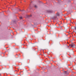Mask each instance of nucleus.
I'll list each match as a JSON object with an SVG mask.
<instances>
[{"label":"nucleus","instance_id":"nucleus-1","mask_svg":"<svg viewBox=\"0 0 76 76\" xmlns=\"http://www.w3.org/2000/svg\"><path fill=\"white\" fill-rule=\"evenodd\" d=\"M72 44H71L69 45V46H71V47H73V48H75V44H73V43H72Z\"/></svg>","mask_w":76,"mask_h":76},{"label":"nucleus","instance_id":"nucleus-2","mask_svg":"<svg viewBox=\"0 0 76 76\" xmlns=\"http://www.w3.org/2000/svg\"><path fill=\"white\" fill-rule=\"evenodd\" d=\"M53 20H56V17H54L53 18Z\"/></svg>","mask_w":76,"mask_h":76},{"label":"nucleus","instance_id":"nucleus-3","mask_svg":"<svg viewBox=\"0 0 76 76\" xmlns=\"http://www.w3.org/2000/svg\"><path fill=\"white\" fill-rule=\"evenodd\" d=\"M34 7H35V8H37V5H35L34 6Z\"/></svg>","mask_w":76,"mask_h":76},{"label":"nucleus","instance_id":"nucleus-4","mask_svg":"<svg viewBox=\"0 0 76 76\" xmlns=\"http://www.w3.org/2000/svg\"><path fill=\"white\" fill-rule=\"evenodd\" d=\"M20 19H22V17H20Z\"/></svg>","mask_w":76,"mask_h":76},{"label":"nucleus","instance_id":"nucleus-5","mask_svg":"<svg viewBox=\"0 0 76 76\" xmlns=\"http://www.w3.org/2000/svg\"><path fill=\"white\" fill-rule=\"evenodd\" d=\"M57 15L58 16H59V14H58V13H57Z\"/></svg>","mask_w":76,"mask_h":76},{"label":"nucleus","instance_id":"nucleus-6","mask_svg":"<svg viewBox=\"0 0 76 76\" xmlns=\"http://www.w3.org/2000/svg\"><path fill=\"white\" fill-rule=\"evenodd\" d=\"M75 30H76V26L75 27Z\"/></svg>","mask_w":76,"mask_h":76},{"label":"nucleus","instance_id":"nucleus-7","mask_svg":"<svg viewBox=\"0 0 76 76\" xmlns=\"http://www.w3.org/2000/svg\"><path fill=\"white\" fill-rule=\"evenodd\" d=\"M24 1L25 2V1Z\"/></svg>","mask_w":76,"mask_h":76}]
</instances>
